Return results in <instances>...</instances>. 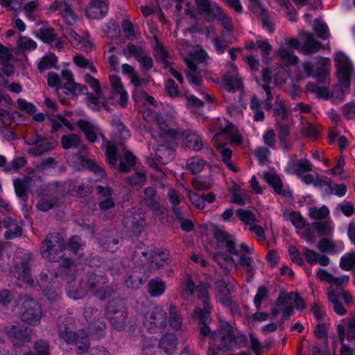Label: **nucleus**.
<instances>
[{"instance_id":"obj_1","label":"nucleus","mask_w":355,"mask_h":355,"mask_svg":"<svg viewBox=\"0 0 355 355\" xmlns=\"http://www.w3.org/2000/svg\"><path fill=\"white\" fill-rule=\"evenodd\" d=\"M331 279L329 284L335 286L336 289L329 291L328 300L333 304L334 312L339 315H343L347 313V310L340 302V298L343 299L345 305H349L353 302L352 294L349 291L344 290V288L349 282V277L348 275L338 277L333 276Z\"/></svg>"},{"instance_id":"obj_2","label":"nucleus","mask_w":355,"mask_h":355,"mask_svg":"<svg viewBox=\"0 0 355 355\" xmlns=\"http://www.w3.org/2000/svg\"><path fill=\"white\" fill-rule=\"evenodd\" d=\"M198 297L202 300V307H198L193 313V318L199 322L200 334V342H204L205 336L210 333V327L208 324L211 321V305L209 303V297L207 288L204 286H200L197 289Z\"/></svg>"},{"instance_id":"obj_3","label":"nucleus","mask_w":355,"mask_h":355,"mask_svg":"<svg viewBox=\"0 0 355 355\" xmlns=\"http://www.w3.org/2000/svg\"><path fill=\"white\" fill-rule=\"evenodd\" d=\"M157 122L159 127L162 136L164 137H169L173 139H177L183 137L185 145L193 150H200L203 146L202 139L199 135L191 130L180 131L178 129H173L168 128L161 116L157 117Z\"/></svg>"},{"instance_id":"obj_4","label":"nucleus","mask_w":355,"mask_h":355,"mask_svg":"<svg viewBox=\"0 0 355 355\" xmlns=\"http://www.w3.org/2000/svg\"><path fill=\"white\" fill-rule=\"evenodd\" d=\"M64 318L59 317L57 320L59 336L69 343L76 345V352L78 354H83L87 352L90 342L87 334L83 331L74 332L69 330V328L64 324Z\"/></svg>"},{"instance_id":"obj_5","label":"nucleus","mask_w":355,"mask_h":355,"mask_svg":"<svg viewBox=\"0 0 355 355\" xmlns=\"http://www.w3.org/2000/svg\"><path fill=\"white\" fill-rule=\"evenodd\" d=\"M106 316L111 325L117 331H122L126 326L127 309L122 300L114 298L109 302L106 308Z\"/></svg>"},{"instance_id":"obj_6","label":"nucleus","mask_w":355,"mask_h":355,"mask_svg":"<svg viewBox=\"0 0 355 355\" xmlns=\"http://www.w3.org/2000/svg\"><path fill=\"white\" fill-rule=\"evenodd\" d=\"M61 78L65 83L62 87H58L57 94L62 103H66L69 99H71L87 90V87L80 84L76 83L73 79V74L69 70H62L61 71Z\"/></svg>"},{"instance_id":"obj_7","label":"nucleus","mask_w":355,"mask_h":355,"mask_svg":"<svg viewBox=\"0 0 355 355\" xmlns=\"http://www.w3.org/2000/svg\"><path fill=\"white\" fill-rule=\"evenodd\" d=\"M144 325L151 334L158 333L167 325L166 312L157 305H151L144 315Z\"/></svg>"},{"instance_id":"obj_8","label":"nucleus","mask_w":355,"mask_h":355,"mask_svg":"<svg viewBox=\"0 0 355 355\" xmlns=\"http://www.w3.org/2000/svg\"><path fill=\"white\" fill-rule=\"evenodd\" d=\"M87 291L100 300H105L113 292V288L108 284L107 278L103 275L88 274L85 278Z\"/></svg>"},{"instance_id":"obj_9","label":"nucleus","mask_w":355,"mask_h":355,"mask_svg":"<svg viewBox=\"0 0 355 355\" xmlns=\"http://www.w3.org/2000/svg\"><path fill=\"white\" fill-rule=\"evenodd\" d=\"M42 315L41 304L33 298L26 297L21 303V321L30 326L36 327L40 324Z\"/></svg>"},{"instance_id":"obj_10","label":"nucleus","mask_w":355,"mask_h":355,"mask_svg":"<svg viewBox=\"0 0 355 355\" xmlns=\"http://www.w3.org/2000/svg\"><path fill=\"white\" fill-rule=\"evenodd\" d=\"M210 335L211 340L217 349L227 352L230 350L236 343V336L233 327L228 323L224 324L217 331H211Z\"/></svg>"},{"instance_id":"obj_11","label":"nucleus","mask_w":355,"mask_h":355,"mask_svg":"<svg viewBox=\"0 0 355 355\" xmlns=\"http://www.w3.org/2000/svg\"><path fill=\"white\" fill-rule=\"evenodd\" d=\"M65 248L64 239L60 234H49L42 244V255L50 261H57L62 257L61 253Z\"/></svg>"},{"instance_id":"obj_12","label":"nucleus","mask_w":355,"mask_h":355,"mask_svg":"<svg viewBox=\"0 0 355 355\" xmlns=\"http://www.w3.org/2000/svg\"><path fill=\"white\" fill-rule=\"evenodd\" d=\"M3 332L15 347L22 346L32 339V329L20 324L6 325Z\"/></svg>"},{"instance_id":"obj_13","label":"nucleus","mask_w":355,"mask_h":355,"mask_svg":"<svg viewBox=\"0 0 355 355\" xmlns=\"http://www.w3.org/2000/svg\"><path fill=\"white\" fill-rule=\"evenodd\" d=\"M337 77L340 85L345 88L350 86L352 64L349 59L343 53L336 55Z\"/></svg>"},{"instance_id":"obj_14","label":"nucleus","mask_w":355,"mask_h":355,"mask_svg":"<svg viewBox=\"0 0 355 355\" xmlns=\"http://www.w3.org/2000/svg\"><path fill=\"white\" fill-rule=\"evenodd\" d=\"M34 257L31 253H25L19 263H16L11 270L15 277L28 284L33 283L31 268L34 263Z\"/></svg>"},{"instance_id":"obj_15","label":"nucleus","mask_w":355,"mask_h":355,"mask_svg":"<svg viewBox=\"0 0 355 355\" xmlns=\"http://www.w3.org/2000/svg\"><path fill=\"white\" fill-rule=\"evenodd\" d=\"M330 65V59L320 58L315 64L311 62H305L303 64V69L308 76H315L318 78V82L322 83L329 74Z\"/></svg>"},{"instance_id":"obj_16","label":"nucleus","mask_w":355,"mask_h":355,"mask_svg":"<svg viewBox=\"0 0 355 355\" xmlns=\"http://www.w3.org/2000/svg\"><path fill=\"white\" fill-rule=\"evenodd\" d=\"M123 225L127 231L138 236L144 229L145 220L141 212L128 210L123 218Z\"/></svg>"},{"instance_id":"obj_17","label":"nucleus","mask_w":355,"mask_h":355,"mask_svg":"<svg viewBox=\"0 0 355 355\" xmlns=\"http://www.w3.org/2000/svg\"><path fill=\"white\" fill-rule=\"evenodd\" d=\"M304 44L302 46L294 38H289L286 40L287 44L295 49H300L305 54H313L318 52L322 47V44L315 41L311 33L303 32Z\"/></svg>"},{"instance_id":"obj_18","label":"nucleus","mask_w":355,"mask_h":355,"mask_svg":"<svg viewBox=\"0 0 355 355\" xmlns=\"http://www.w3.org/2000/svg\"><path fill=\"white\" fill-rule=\"evenodd\" d=\"M68 162L77 170L87 168L91 171H93L94 173L98 174L101 178H103L105 175L104 169L98 165L94 161L84 157L80 153L69 156Z\"/></svg>"},{"instance_id":"obj_19","label":"nucleus","mask_w":355,"mask_h":355,"mask_svg":"<svg viewBox=\"0 0 355 355\" xmlns=\"http://www.w3.org/2000/svg\"><path fill=\"white\" fill-rule=\"evenodd\" d=\"M26 144L33 146L28 150L29 153L33 156L41 155L55 146V141L52 138L43 137L38 135H36L33 139H28Z\"/></svg>"},{"instance_id":"obj_20","label":"nucleus","mask_w":355,"mask_h":355,"mask_svg":"<svg viewBox=\"0 0 355 355\" xmlns=\"http://www.w3.org/2000/svg\"><path fill=\"white\" fill-rule=\"evenodd\" d=\"M62 36L67 39L70 44L75 48L88 51L92 48L91 42L85 38H82L73 28L72 26L62 28Z\"/></svg>"},{"instance_id":"obj_21","label":"nucleus","mask_w":355,"mask_h":355,"mask_svg":"<svg viewBox=\"0 0 355 355\" xmlns=\"http://www.w3.org/2000/svg\"><path fill=\"white\" fill-rule=\"evenodd\" d=\"M214 236L217 242L224 245L230 254L239 255L234 237L223 229L217 226L214 228Z\"/></svg>"},{"instance_id":"obj_22","label":"nucleus","mask_w":355,"mask_h":355,"mask_svg":"<svg viewBox=\"0 0 355 355\" xmlns=\"http://www.w3.org/2000/svg\"><path fill=\"white\" fill-rule=\"evenodd\" d=\"M195 3L199 8L200 12L204 15L208 21H214L216 14L221 8L216 3L211 0H195Z\"/></svg>"},{"instance_id":"obj_23","label":"nucleus","mask_w":355,"mask_h":355,"mask_svg":"<svg viewBox=\"0 0 355 355\" xmlns=\"http://www.w3.org/2000/svg\"><path fill=\"white\" fill-rule=\"evenodd\" d=\"M87 16L94 19L104 17L108 12V6L103 0H91L86 10Z\"/></svg>"},{"instance_id":"obj_24","label":"nucleus","mask_w":355,"mask_h":355,"mask_svg":"<svg viewBox=\"0 0 355 355\" xmlns=\"http://www.w3.org/2000/svg\"><path fill=\"white\" fill-rule=\"evenodd\" d=\"M3 227L7 229L4 234L6 240H11L19 237L22 234V227L19 226L17 220L11 217H6L2 222Z\"/></svg>"},{"instance_id":"obj_25","label":"nucleus","mask_w":355,"mask_h":355,"mask_svg":"<svg viewBox=\"0 0 355 355\" xmlns=\"http://www.w3.org/2000/svg\"><path fill=\"white\" fill-rule=\"evenodd\" d=\"M60 276L66 281L67 284H72L75 282L76 275V266L74 262L69 259H64L60 264Z\"/></svg>"},{"instance_id":"obj_26","label":"nucleus","mask_w":355,"mask_h":355,"mask_svg":"<svg viewBox=\"0 0 355 355\" xmlns=\"http://www.w3.org/2000/svg\"><path fill=\"white\" fill-rule=\"evenodd\" d=\"M222 80L225 88L229 92H234L243 88L241 79L238 77V72L235 68L232 72L224 75Z\"/></svg>"},{"instance_id":"obj_27","label":"nucleus","mask_w":355,"mask_h":355,"mask_svg":"<svg viewBox=\"0 0 355 355\" xmlns=\"http://www.w3.org/2000/svg\"><path fill=\"white\" fill-rule=\"evenodd\" d=\"M85 284V279H82L78 283L75 281L72 284L67 285L66 290L69 297L73 300L83 298L88 291Z\"/></svg>"},{"instance_id":"obj_28","label":"nucleus","mask_w":355,"mask_h":355,"mask_svg":"<svg viewBox=\"0 0 355 355\" xmlns=\"http://www.w3.org/2000/svg\"><path fill=\"white\" fill-rule=\"evenodd\" d=\"M153 254L149 252L146 245L141 244L138 245L132 256V261L137 266H144L150 264V259Z\"/></svg>"},{"instance_id":"obj_29","label":"nucleus","mask_w":355,"mask_h":355,"mask_svg":"<svg viewBox=\"0 0 355 355\" xmlns=\"http://www.w3.org/2000/svg\"><path fill=\"white\" fill-rule=\"evenodd\" d=\"M178 338L175 334L166 333L162 336L159 341V347L166 354H172L176 349Z\"/></svg>"},{"instance_id":"obj_30","label":"nucleus","mask_w":355,"mask_h":355,"mask_svg":"<svg viewBox=\"0 0 355 355\" xmlns=\"http://www.w3.org/2000/svg\"><path fill=\"white\" fill-rule=\"evenodd\" d=\"M155 157L160 164H166L175 157V148L172 146L159 144L155 151Z\"/></svg>"},{"instance_id":"obj_31","label":"nucleus","mask_w":355,"mask_h":355,"mask_svg":"<svg viewBox=\"0 0 355 355\" xmlns=\"http://www.w3.org/2000/svg\"><path fill=\"white\" fill-rule=\"evenodd\" d=\"M165 282L159 277L150 279L147 284V291L151 297H157L161 296L166 290Z\"/></svg>"},{"instance_id":"obj_32","label":"nucleus","mask_w":355,"mask_h":355,"mask_svg":"<svg viewBox=\"0 0 355 355\" xmlns=\"http://www.w3.org/2000/svg\"><path fill=\"white\" fill-rule=\"evenodd\" d=\"M169 256L170 254L168 252L158 250L157 252H155L151 257L150 266L153 269L157 270L164 265H168L171 262Z\"/></svg>"},{"instance_id":"obj_33","label":"nucleus","mask_w":355,"mask_h":355,"mask_svg":"<svg viewBox=\"0 0 355 355\" xmlns=\"http://www.w3.org/2000/svg\"><path fill=\"white\" fill-rule=\"evenodd\" d=\"M223 252L215 253L213 259L225 271L230 272L236 266L234 259Z\"/></svg>"},{"instance_id":"obj_34","label":"nucleus","mask_w":355,"mask_h":355,"mask_svg":"<svg viewBox=\"0 0 355 355\" xmlns=\"http://www.w3.org/2000/svg\"><path fill=\"white\" fill-rule=\"evenodd\" d=\"M31 180V178L26 177L23 180L17 179L14 181L15 193L23 201L28 199V189Z\"/></svg>"},{"instance_id":"obj_35","label":"nucleus","mask_w":355,"mask_h":355,"mask_svg":"<svg viewBox=\"0 0 355 355\" xmlns=\"http://www.w3.org/2000/svg\"><path fill=\"white\" fill-rule=\"evenodd\" d=\"M215 19L218 20L223 28L222 35L223 37H228L233 32V23L230 17L223 12L222 8L215 15Z\"/></svg>"},{"instance_id":"obj_36","label":"nucleus","mask_w":355,"mask_h":355,"mask_svg":"<svg viewBox=\"0 0 355 355\" xmlns=\"http://www.w3.org/2000/svg\"><path fill=\"white\" fill-rule=\"evenodd\" d=\"M48 279V274L46 272H42L40 274L37 282L40 287L43 290V291L45 293V295L48 297V298L54 300L55 297L58 296V293L55 290L51 292V288L53 287V285H51V286H49Z\"/></svg>"},{"instance_id":"obj_37","label":"nucleus","mask_w":355,"mask_h":355,"mask_svg":"<svg viewBox=\"0 0 355 355\" xmlns=\"http://www.w3.org/2000/svg\"><path fill=\"white\" fill-rule=\"evenodd\" d=\"M264 179L277 193L286 196L285 191H282V182L279 175L271 172H266L264 174Z\"/></svg>"},{"instance_id":"obj_38","label":"nucleus","mask_w":355,"mask_h":355,"mask_svg":"<svg viewBox=\"0 0 355 355\" xmlns=\"http://www.w3.org/2000/svg\"><path fill=\"white\" fill-rule=\"evenodd\" d=\"M168 313L170 326L175 330L180 329L182 324V317L177 306L170 304Z\"/></svg>"},{"instance_id":"obj_39","label":"nucleus","mask_w":355,"mask_h":355,"mask_svg":"<svg viewBox=\"0 0 355 355\" xmlns=\"http://www.w3.org/2000/svg\"><path fill=\"white\" fill-rule=\"evenodd\" d=\"M77 125L80 129L83 130L85 133L87 139L91 142L94 143L96 141L97 135L96 131L94 130V127L89 122L80 119L77 122Z\"/></svg>"},{"instance_id":"obj_40","label":"nucleus","mask_w":355,"mask_h":355,"mask_svg":"<svg viewBox=\"0 0 355 355\" xmlns=\"http://www.w3.org/2000/svg\"><path fill=\"white\" fill-rule=\"evenodd\" d=\"M214 181L211 175L198 176L192 180L193 187L199 191L209 189L214 185Z\"/></svg>"},{"instance_id":"obj_41","label":"nucleus","mask_w":355,"mask_h":355,"mask_svg":"<svg viewBox=\"0 0 355 355\" xmlns=\"http://www.w3.org/2000/svg\"><path fill=\"white\" fill-rule=\"evenodd\" d=\"M58 198L55 196H42L37 203V208L42 211H47L57 206Z\"/></svg>"},{"instance_id":"obj_42","label":"nucleus","mask_w":355,"mask_h":355,"mask_svg":"<svg viewBox=\"0 0 355 355\" xmlns=\"http://www.w3.org/2000/svg\"><path fill=\"white\" fill-rule=\"evenodd\" d=\"M144 195L142 202L147 207H152V205H155V204L159 202L157 191L154 187H146L144 191Z\"/></svg>"},{"instance_id":"obj_43","label":"nucleus","mask_w":355,"mask_h":355,"mask_svg":"<svg viewBox=\"0 0 355 355\" xmlns=\"http://www.w3.org/2000/svg\"><path fill=\"white\" fill-rule=\"evenodd\" d=\"M89 324L90 333L94 335L97 338H101L105 336L106 324L103 320L98 319Z\"/></svg>"},{"instance_id":"obj_44","label":"nucleus","mask_w":355,"mask_h":355,"mask_svg":"<svg viewBox=\"0 0 355 355\" xmlns=\"http://www.w3.org/2000/svg\"><path fill=\"white\" fill-rule=\"evenodd\" d=\"M297 297V293H286L285 292L281 291L276 301L275 305L277 306H284V307H293L292 303L293 302V299Z\"/></svg>"},{"instance_id":"obj_45","label":"nucleus","mask_w":355,"mask_h":355,"mask_svg":"<svg viewBox=\"0 0 355 355\" xmlns=\"http://www.w3.org/2000/svg\"><path fill=\"white\" fill-rule=\"evenodd\" d=\"M61 143L64 149L77 148L81 143V138L76 134L63 135L61 137Z\"/></svg>"},{"instance_id":"obj_46","label":"nucleus","mask_w":355,"mask_h":355,"mask_svg":"<svg viewBox=\"0 0 355 355\" xmlns=\"http://www.w3.org/2000/svg\"><path fill=\"white\" fill-rule=\"evenodd\" d=\"M33 350L35 355H50L49 342L45 339H38L34 342Z\"/></svg>"},{"instance_id":"obj_47","label":"nucleus","mask_w":355,"mask_h":355,"mask_svg":"<svg viewBox=\"0 0 355 355\" xmlns=\"http://www.w3.org/2000/svg\"><path fill=\"white\" fill-rule=\"evenodd\" d=\"M61 13L67 23V26H73L75 24L77 16L70 3L67 2L66 4H64V8L61 10Z\"/></svg>"},{"instance_id":"obj_48","label":"nucleus","mask_w":355,"mask_h":355,"mask_svg":"<svg viewBox=\"0 0 355 355\" xmlns=\"http://www.w3.org/2000/svg\"><path fill=\"white\" fill-rule=\"evenodd\" d=\"M39 37L46 43H51L56 39V34L53 28L44 26L39 29Z\"/></svg>"},{"instance_id":"obj_49","label":"nucleus","mask_w":355,"mask_h":355,"mask_svg":"<svg viewBox=\"0 0 355 355\" xmlns=\"http://www.w3.org/2000/svg\"><path fill=\"white\" fill-rule=\"evenodd\" d=\"M83 315L85 320L90 323L101 318L102 313L101 310L94 306H87L85 309Z\"/></svg>"},{"instance_id":"obj_50","label":"nucleus","mask_w":355,"mask_h":355,"mask_svg":"<svg viewBox=\"0 0 355 355\" xmlns=\"http://www.w3.org/2000/svg\"><path fill=\"white\" fill-rule=\"evenodd\" d=\"M57 61V57L54 54L44 56L40 60L37 69L41 73H42L45 70L54 67Z\"/></svg>"},{"instance_id":"obj_51","label":"nucleus","mask_w":355,"mask_h":355,"mask_svg":"<svg viewBox=\"0 0 355 355\" xmlns=\"http://www.w3.org/2000/svg\"><path fill=\"white\" fill-rule=\"evenodd\" d=\"M329 214V209L325 205H323L320 208L313 207L309 210V216L312 219L322 220L326 218Z\"/></svg>"},{"instance_id":"obj_52","label":"nucleus","mask_w":355,"mask_h":355,"mask_svg":"<svg viewBox=\"0 0 355 355\" xmlns=\"http://www.w3.org/2000/svg\"><path fill=\"white\" fill-rule=\"evenodd\" d=\"M340 267L344 270H352L355 268V252L343 256L340 261Z\"/></svg>"},{"instance_id":"obj_53","label":"nucleus","mask_w":355,"mask_h":355,"mask_svg":"<svg viewBox=\"0 0 355 355\" xmlns=\"http://www.w3.org/2000/svg\"><path fill=\"white\" fill-rule=\"evenodd\" d=\"M313 29L318 34V36L322 40H326L329 37L328 26L320 19H315L313 22Z\"/></svg>"},{"instance_id":"obj_54","label":"nucleus","mask_w":355,"mask_h":355,"mask_svg":"<svg viewBox=\"0 0 355 355\" xmlns=\"http://www.w3.org/2000/svg\"><path fill=\"white\" fill-rule=\"evenodd\" d=\"M318 248L321 252L334 254L336 252V245L334 241L324 238L319 241Z\"/></svg>"},{"instance_id":"obj_55","label":"nucleus","mask_w":355,"mask_h":355,"mask_svg":"<svg viewBox=\"0 0 355 355\" xmlns=\"http://www.w3.org/2000/svg\"><path fill=\"white\" fill-rule=\"evenodd\" d=\"M236 215L246 225H251L257 222L254 214L250 210L239 209L236 211Z\"/></svg>"},{"instance_id":"obj_56","label":"nucleus","mask_w":355,"mask_h":355,"mask_svg":"<svg viewBox=\"0 0 355 355\" xmlns=\"http://www.w3.org/2000/svg\"><path fill=\"white\" fill-rule=\"evenodd\" d=\"M312 227L319 236H329L332 233V228L328 222H314Z\"/></svg>"},{"instance_id":"obj_57","label":"nucleus","mask_w":355,"mask_h":355,"mask_svg":"<svg viewBox=\"0 0 355 355\" xmlns=\"http://www.w3.org/2000/svg\"><path fill=\"white\" fill-rule=\"evenodd\" d=\"M116 147L115 145L109 143L105 149V155L107 161L111 167H116L117 159H116Z\"/></svg>"},{"instance_id":"obj_58","label":"nucleus","mask_w":355,"mask_h":355,"mask_svg":"<svg viewBox=\"0 0 355 355\" xmlns=\"http://www.w3.org/2000/svg\"><path fill=\"white\" fill-rule=\"evenodd\" d=\"M205 164L204 160L193 157L187 162V166L193 174H197L203 169Z\"/></svg>"},{"instance_id":"obj_59","label":"nucleus","mask_w":355,"mask_h":355,"mask_svg":"<svg viewBox=\"0 0 355 355\" xmlns=\"http://www.w3.org/2000/svg\"><path fill=\"white\" fill-rule=\"evenodd\" d=\"M268 297V291L264 286L258 288L257 293L254 299V304L257 311L261 310V302Z\"/></svg>"},{"instance_id":"obj_60","label":"nucleus","mask_w":355,"mask_h":355,"mask_svg":"<svg viewBox=\"0 0 355 355\" xmlns=\"http://www.w3.org/2000/svg\"><path fill=\"white\" fill-rule=\"evenodd\" d=\"M123 52L125 55H132L137 60H139L144 55V49L141 46H136L131 43H129L127 45L126 49L124 50Z\"/></svg>"},{"instance_id":"obj_61","label":"nucleus","mask_w":355,"mask_h":355,"mask_svg":"<svg viewBox=\"0 0 355 355\" xmlns=\"http://www.w3.org/2000/svg\"><path fill=\"white\" fill-rule=\"evenodd\" d=\"M85 189V184L80 182L77 180L68 182V192L72 195H82L84 193Z\"/></svg>"},{"instance_id":"obj_62","label":"nucleus","mask_w":355,"mask_h":355,"mask_svg":"<svg viewBox=\"0 0 355 355\" xmlns=\"http://www.w3.org/2000/svg\"><path fill=\"white\" fill-rule=\"evenodd\" d=\"M337 331L338 334L339 340L342 344L340 349V355H352V349L347 345L343 343V340L345 337V329L343 325L338 324L337 327Z\"/></svg>"},{"instance_id":"obj_63","label":"nucleus","mask_w":355,"mask_h":355,"mask_svg":"<svg viewBox=\"0 0 355 355\" xmlns=\"http://www.w3.org/2000/svg\"><path fill=\"white\" fill-rule=\"evenodd\" d=\"M279 55L280 58L286 61L289 64H295L298 62L297 56L294 55L293 52L284 47H281L279 49Z\"/></svg>"},{"instance_id":"obj_64","label":"nucleus","mask_w":355,"mask_h":355,"mask_svg":"<svg viewBox=\"0 0 355 355\" xmlns=\"http://www.w3.org/2000/svg\"><path fill=\"white\" fill-rule=\"evenodd\" d=\"M19 47L24 51L34 50L37 47L36 42L26 36H21L17 40Z\"/></svg>"}]
</instances>
